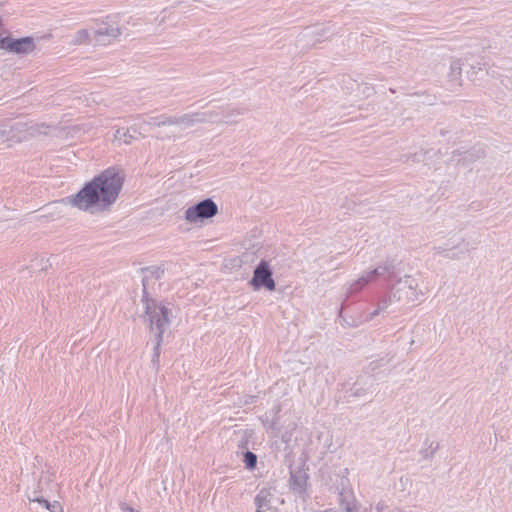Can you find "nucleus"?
<instances>
[{"label": "nucleus", "mask_w": 512, "mask_h": 512, "mask_svg": "<svg viewBox=\"0 0 512 512\" xmlns=\"http://www.w3.org/2000/svg\"><path fill=\"white\" fill-rule=\"evenodd\" d=\"M462 60H453L450 64L449 77L452 81L459 82L462 74Z\"/></svg>", "instance_id": "ddd939ff"}, {"label": "nucleus", "mask_w": 512, "mask_h": 512, "mask_svg": "<svg viewBox=\"0 0 512 512\" xmlns=\"http://www.w3.org/2000/svg\"><path fill=\"white\" fill-rule=\"evenodd\" d=\"M57 128L46 123H35L26 127V133L31 137L46 136L56 132Z\"/></svg>", "instance_id": "9d476101"}, {"label": "nucleus", "mask_w": 512, "mask_h": 512, "mask_svg": "<svg viewBox=\"0 0 512 512\" xmlns=\"http://www.w3.org/2000/svg\"><path fill=\"white\" fill-rule=\"evenodd\" d=\"M255 501L257 512H276L278 499L270 488L260 490Z\"/></svg>", "instance_id": "6e6552de"}, {"label": "nucleus", "mask_w": 512, "mask_h": 512, "mask_svg": "<svg viewBox=\"0 0 512 512\" xmlns=\"http://www.w3.org/2000/svg\"><path fill=\"white\" fill-rule=\"evenodd\" d=\"M162 273L160 268H146L142 271V292L140 302L137 304V313L149 330L155 334L157 346L163 340V334L170 324L172 314L168 303L157 301L149 292Z\"/></svg>", "instance_id": "f03ea898"}, {"label": "nucleus", "mask_w": 512, "mask_h": 512, "mask_svg": "<svg viewBox=\"0 0 512 512\" xmlns=\"http://www.w3.org/2000/svg\"><path fill=\"white\" fill-rule=\"evenodd\" d=\"M424 294L419 281L413 276L405 275L394 284L391 299L403 305H415L421 301Z\"/></svg>", "instance_id": "7ed1b4c3"}, {"label": "nucleus", "mask_w": 512, "mask_h": 512, "mask_svg": "<svg viewBox=\"0 0 512 512\" xmlns=\"http://www.w3.org/2000/svg\"><path fill=\"white\" fill-rule=\"evenodd\" d=\"M36 48L35 41L32 37H24L20 39L8 38L4 42V50L16 54H29Z\"/></svg>", "instance_id": "0eeeda50"}, {"label": "nucleus", "mask_w": 512, "mask_h": 512, "mask_svg": "<svg viewBox=\"0 0 512 512\" xmlns=\"http://www.w3.org/2000/svg\"><path fill=\"white\" fill-rule=\"evenodd\" d=\"M346 512H356V508L354 506L353 507L347 506Z\"/></svg>", "instance_id": "5701e85b"}, {"label": "nucleus", "mask_w": 512, "mask_h": 512, "mask_svg": "<svg viewBox=\"0 0 512 512\" xmlns=\"http://www.w3.org/2000/svg\"><path fill=\"white\" fill-rule=\"evenodd\" d=\"M249 284L254 290L265 288L268 291H274L276 289V283L272 277V269L267 261L261 260L255 267Z\"/></svg>", "instance_id": "39448f33"}, {"label": "nucleus", "mask_w": 512, "mask_h": 512, "mask_svg": "<svg viewBox=\"0 0 512 512\" xmlns=\"http://www.w3.org/2000/svg\"><path fill=\"white\" fill-rule=\"evenodd\" d=\"M291 487L292 489L299 493V494H302L305 492V489H306V477L305 475H292L291 476Z\"/></svg>", "instance_id": "4468645a"}, {"label": "nucleus", "mask_w": 512, "mask_h": 512, "mask_svg": "<svg viewBox=\"0 0 512 512\" xmlns=\"http://www.w3.org/2000/svg\"><path fill=\"white\" fill-rule=\"evenodd\" d=\"M125 182V173L117 167H110L87 182L68 203L78 210L90 214L109 211L116 203Z\"/></svg>", "instance_id": "f257e3e1"}, {"label": "nucleus", "mask_w": 512, "mask_h": 512, "mask_svg": "<svg viewBox=\"0 0 512 512\" xmlns=\"http://www.w3.org/2000/svg\"><path fill=\"white\" fill-rule=\"evenodd\" d=\"M207 120L208 115L206 113H193L177 117L172 121V123L179 126L182 129H185L193 127L196 124L205 122Z\"/></svg>", "instance_id": "1a4fd4ad"}, {"label": "nucleus", "mask_w": 512, "mask_h": 512, "mask_svg": "<svg viewBox=\"0 0 512 512\" xmlns=\"http://www.w3.org/2000/svg\"><path fill=\"white\" fill-rule=\"evenodd\" d=\"M32 501L39 503L40 505H42L45 508H46V506H48V502H49L48 500H46L44 498H35Z\"/></svg>", "instance_id": "412c9836"}, {"label": "nucleus", "mask_w": 512, "mask_h": 512, "mask_svg": "<svg viewBox=\"0 0 512 512\" xmlns=\"http://www.w3.org/2000/svg\"><path fill=\"white\" fill-rule=\"evenodd\" d=\"M123 29L120 17L118 15L110 16L94 31V38L98 42L105 39H116L122 34Z\"/></svg>", "instance_id": "423d86ee"}, {"label": "nucleus", "mask_w": 512, "mask_h": 512, "mask_svg": "<svg viewBox=\"0 0 512 512\" xmlns=\"http://www.w3.org/2000/svg\"><path fill=\"white\" fill-rule=\"evenodd\" d=\"M218 214V206L212 199H205L193 206L188 207L184 212L187 222L195 224L210 219Z\"/></svg>", "instance_id": "20e7f679"}, {"label": "nucleus", "mask_w": 512, "mask_h": 512, "mask_svg": "<svg viewBox=\"0 0 512 512\" xmlns=\"http://www.w3.org/2000/svg\"><path fill=\"white\" fill-rule=\"evenodd\" d=\"M380 270L379 268H376V269H373L371 270L370 272L366 273L365 275L361 276L356 282H355V286H359V288L363 287L364 285H366L367 283H369L370 281H372L374 279V277L378 274H380Z\"/></svg>", "instance_id": "dca6fc26"}, {"label": "nucleus", "mask_w": 512, "mask_h": 512, "mask_svg": "<svg viewBox=\"0 0 512 512\" xmlns=\"http://www.w3.org/2000/svg\"><path fill=\"white\" fill-rule=\"evenodd\" d=\"M46 509L50 512H63L62 507L57 501H54L53 503L48 502Z\"/></svg>", "instance_id": "6ab92c4d"}, {"label": "nucleus", "mask_w": 512, "mask_h": 512, "mask_svg": "<svg viewBox=\"0 0 512 512\" xmlns=\"http://www.w3.org/2000/svg\"><path fill=\"white\" fill-rule=\"evenodd\" d=\"M73 130H78L79 128L77 126L72 127Z\"/></svg>", "instance_id": "393cba45"}, {"label": "nucleus", "mask_w": 512, "mask_h": 512, "mask_svg": "<svg viewBox=\"0 0 512 512\" xmlns=\"http://www.w3.org/2000/svg\"><path fill=\"white\" fill-rule=\"evenodd\" d=\"M26 125H22V124H16V125H11L9 123H6V122H0V141H3L5 139H8L9 135L13 132V131H21V128L25 127Z\"/></svg>", "instance_id": "f8f14e48"}, {"label": "nucleus", "mask_w": 512, "mask_h": 512, "mask_svg": "<svg viewBox=\"0 0 512 512\" xmlns=\"http://www.w3.org/2000/svg\"><path fill=\"white\" fill-rule=\"evenodd\" d=\"M324 512H335V511L332 509H328V510H325Z\"/></svg>", "instance_id": "b1692460"}, {"label": "nucleus", "mask_w": 512, "mask_h": 512, "mask_svg": "<svg viewBox=\"0 0 512 512\" xmlns=\"http://www.w3.org/2000/svg\"><path fill=\"white\" fill-rule=\"evenodd\" d=\"M136 130L133 128H120L114 134V141L119 144L130 145L137 140Z\"/></svg>", "instance_id": "9b49d317"}, {"label": "nucleus", "mask_w": 512, "mask_h": 512, "mask_svg": "<svg viewBox=\"0 0 512 512\" xmlns=\"http://www.w3.org/2000/svg\"><path fill=\"white\" fill-rule=\"evenodd\" d=\"M243 463L246 469L253 470L257 464V456L251 451H246L243 455Z\"/></svg>", "instance_id": "f3484780"}, {"label": "nucleus", "mask_w": 512, "mask_h": 512, "mask_svg": "<svg viewBox=\"0 0 512 512\" xmlns=\"http://www.w3.org/2000/svg\"><path fill=\"white\" fill-rule=\"evenodd\" d=\"M387 308V301H383L379 306L378 308L372 313V316H375L377 314H379L380 311H383Z\"/></svg>", "instance_id": "aec40b11"}, {"label": "nucleus", "mask_w": 512, "mask_h": 512, "mask_svg": "<svg viewBox=\"0 0 512 512\" xmlns=\"http://www.w3.org/2000/svg\"><path fill=\"white\" fill-rule=\"evenodd\" d=\"M9 37L3 38L0 36V49H4V42L8 40Z\"/></svg>", "instance_id": "4be33fe9"}, {"label": "nucleus", "mask_w": 512, "mask_h": 512, "mask_svg": "<svg viewBox=\"0 0 512 512\" xmlns=\"http://www.w3.org/2000/svg\"><path fill=\"white\" fill-rule=\"evenodd\" d=\"M463 242V239L460 235L458 234H454L450 239H449V243H447V247L445 249L447 250H451V249H455V248H458L461 243Z\"/></svg>", "instance_id": "a211bd4d"}, {"label": "nucleus", "mask_w": 512, "mask_h": 512, "mask_svg": "<svg viewBox=\"0 0 512 512\" xmlns=\"http://www.w3.org/2000/svg\"><path fill=\"white\" fill-rule=\"evenodd\" d=\"M71 41L75 45L87 44L90 42V33L86 29L78 30L73 35Z\"/></svg>", "instance_id": "2eb2a0df"}]
</instances>
